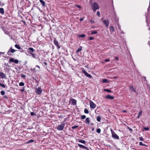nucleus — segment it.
<instances>
[{
	"label": "nucleus",
	"instance_id": "603ef678",
	"mask_svg": "<svg viewBox=\"0 0 150 150\" xmlns=\"http://www.w3.org/2000/svg\"><path fill=\"white\" fill-rule=\"evenodd\" d=\"M94 39V38L93 37H90L89 38V39L90 40H93Z\"/></svg>",
	"mask_w": 150,
	"mask_h": 150
},
{
	"label": "nucleus",
	"instance_id": "680f3d73",
	"mask_svg": "<svg viewBox=\"0 0 150 150\" xmlns=\"http://www.w3.org/2000/svg\"><path fill=\"white\" fill-rule=\"evenodd\" d=\"M85 149H86V150H89L88 148L87 147H86Z\"/></svg>",
	"mask_w": 150,
	"mask_h": 150
},
{
	"label": "nucleus",
	"instance_id": "a878e982",
	"mask_svg": "<svg viewBox=\"0 0 150 150\" xmlns=\"http://www.w3.org/2000/svg\"><path fill=\"white\" fill-rule=\"evenodd\" d=\"M15 47L18 49L20 50L21 49V47L18 44H16L15 45Z\"/></svg>",
	"mask_w": 150,
	"mask_h": 150
},
{
	"label": "nucleus",
	"instance_id": "09e8293b",
	"mask_svg": "<svg viewBox=\"0 0 150 150\" xmlns=\"http://www.w3.org/2000/svg\"><path fill=\"white\" fill-rule=\"evenodd\" d=\"M110 61V59H105L104 60L106 62H109Z\"/></svg>",
	"mask_w": 150,
	"mask_h": 150
},
{
	"label": "nucleus",
	"instance_id": "39448f33",
	"mask_svg": "<svg viewBox=\"0 0 150 150\" xmlns=\"http://www.w3.org/2000/svg\"><path fill=\"white\" fill-rule=\"evenodd\" d=\"M82 71L83 73L88 77L91 78H92L91 76L88 74L87 72L84 70L83 69H83L82 70Z\"/></svg>",
	"mask_w": 150,
	"mask_h": 150
},
{
	"label": "nucleus",
	"instance_id": "37998d69",
	"mask_svg": "<svg viewBox=\"0 0 150 150\" xmlns=\"http://www.w3.org/2000/svg\"><path fill=\"white\" fill-rule=\"evenodd\" d=\"M144 129L145 131H148L149 130V128L148 127H144Z\"/></svg>",
	"mask_w": 150,
	"mask_h": 150
},
{
	"label": "nucleus",
	"instance_id": "ea45409f",
	"mask_svg": "<svg viewBox=\"0 0 150 150\" xmlns=\"http://www.w3.org/2000/svg\"><path fill=\"white\" fill-rule=\"evenodd\" d=\"M117 25H118V29L120 30V31H121L122 30L121 28V27H120V25L119 24V23L118 24H117Z\"/></svg>",
	"mask_w": 150,
	"mask_h": 150
},
{
	"label": "nucleus",
	"instance_id": "3c124183",
	"mask_svg": "<svg viewBox=\"0 0 150 150\" xmlns=\"http://www.w3.org/2000/svg\"><path fill=\"white\" fill-rule=\"evenodd\" d=\"M97 15L98 16V17L100 16V13L99 11H98L97 12Z\"/></svg>",
	"mask_w": 150,
	"mask_h": 150
},
{
	"label": "nucleus",
	"instance_id": "8fccbe9b",
	"mask_svg": "<svg viewBox=\"0 0 150 150\" xmlns=\"http://www.w3.org/2000/svg\"><path fill=\"white\" fill-rule=\"evenodd\" d=\"M139 139L141 141H144V139L143 138H142V137H139Z\"/></svg>",
	"mask_w": 150,
	"mask_h": 150
},
{
	"label": "nucleus",
	"instance_id": "bb28decb",
	"mask_svg": "<svg viewBox=\"0 0 150 150\" xmlns=\"http://www.w3.org/2000/svg\"><path fill=\"white\" fill-rule=\"evenodd\" d=\"M142 111H140L139 113H138V115L137 117V118H139L140 116H141L142 115Z\"/></svg>",
	"mask_w": 150,
	"mask_h": 150
},
{
	"label": "nucleus",
	"instance_id": "412c9836",
	"mask_svg": "<svg viewBox=\"0 0 150 150\" xmlns=\"http://www.w3.org/2000/svg\"><path fill=\"white\" fill-rule=\"evenodd\" d=\"M28 50H30V52L32 53L34 51V49L32 47H30L28 48Z\"/></svg>",
	"mask_w": 150,
	"mask_h": 150
},
{
	"label": "nucleus",
	"instance_id": "58836bf2",
	"mask_svg": "<svg viewBox=\"0 0 150 150\" xmlns=\"http://www.w3.org/2000/svg\"><path fill=\"white\" fill-rule=\"evenodd\" d=\"M1 93L2 95L3 96V95H5V92L3 91H1Z\"/></svg>",
	"mask_w": 150,
	"mask_h": 150
},
{
	"label": "nucleus",
	"instance_id": "a18cd8bd",
	"mask_svg": "<svg viewBox=\"0 0 150 150\" xmlns=\"http://www.w3.org/2000/svg\"><path fill=\"white\" fill-rule=\"evenodd\" d=\"M21 77L22 78H25L26 77V76L24 74H21Z\"/></svg>",
	"mask_w": 150,
	"mask_h": 150
},
{
	"label": "nucleus",
	"instance_id": "cd10ccee",
	"mask_svg": "<svg viewBox=\"0 0 150 150\" xmlns=\"http://www.w3.org/2000/svg\"><path fill=\"white\" fill-rule=\"evenodd\" d=\"M101 119V118L99 116H98V117H97V120L98 122H100V121Z\"/></svg>",
	"mask_w": 150,
	"mask_h": 150
},
{
	"label": "nucleus",
	"instance_id": "f257e3e1",
	"mask_svg": "<svg viewBox=\"0 0 150 150\" xmlns=\"http://www.w3.org/2000/svg\"><path fill=\"white\" fill-rule=\"evenodd\" d=\"M65 125V123L62 122L60 124L58 125L57 129L59 131L62 130L64 128Z\"/></svg>",
	"mask_w": 150,
	"mask_h": 150
},
{
	"label": "nucleus",
	"instance_id": "7ed1b4c3",
	"mask_svg": "<svg viewBox=\"0 0 150 150\" xmlns=\"http://www.w3.org/2000/svg\"><path fill=\"white\" fill-rule=\"evenodd\" d=\"M92 8L94 12H95L96 10L98 9V6L96 3L95 2L93 3L92 5Z\"/></svg>",
	"mask_w": 150,
	"mask_h": 150
},
{
	"label": "nucleus",
	"instance_id": "79ce46f5",
	"mask_svg": "<svg viewBox=\"0 0 150 150\" xmlns=\"http://www.w3.org/2000/svg\"><path fill=\"white\" fill-rule=\"evenodd\" d=\"M30 115L33 116V115H36V114L34 112H31L30 113Z\"/></svg>",
	"mask_w": 150,
	"mask_h": 150
},
{
	"label": "nucleus",
	"instance_id": "dca6fc26",
	"mask_svg": "<svg viewBox=\"0 0 150 150\" xmlns=\"http://www.w3.org/2000/svg\"><path fill=\"white\" fill-rule=\"evenodd\" d=\"M4 68V70H5V72L8 73L10 71V68L9 67H6Z\"/></svg>",
	"mask_w": 150,
	"mask_h": 150
},
{
	"label": "nucleus",
	"instance_id": "423d86ee",
	"mask_svg": "<svg viewBox=\"0 0 150 150\" xmlns=\"http://www.w3.org/2000/svg\"><path fill=\"white\" fill-rule=\"evenodd\" d=\"M89 104L90 105V107L91 108L94 109L96 107V104H95L93 101H91L90 102Z\"/></svg>",
	"mask_w": 150,
	"mask_h": 150
},
{
	"label": "nucleus",
	"instance_id": "6e6d98bb",
	"mask_svg": "<svg viewBox=\"0 0 150 150\" xmlns=\"http://www.w3.org/2000/svg\"><path fill=\"white\" fill-rule=\"evenodd\" d=\"M4 65L5 66H8V67H10V66L8 65V64H6V63H4Z\"/></svg>",
	"mask_w": 150,
	"mask_h": 150
},
{
	"label": "nucleus",
	"instance_id": "20e7f679",
	"mask_svg": "<svg viewBox=\"0 0 150 150\" xmlns=\"http://www.w3.org/2000/svg\"><path fill=\"white\" fill-rule=\"evenodd\" d=\"M35 92L38 94L40 95L42 93V89L40 87H39L35 88Z\"/></svg>",
	"mask_w": 150,
	"mask_h": 150
},
{
	"label": "nucleus",
	"instance_id": "4be33fe9",
	"mask_svg": "<svg viewBox=\"0 0 150 150\" xmlns=\"http://www.w3.org/2000/svg\"><path fill=\"white\" fill-rule=\"evenodd\" d=\"M33 79L35 81L36 83H38V82L39 81V79L38 78V77H35V78H33Z\"/></svg>",
	"mask_w": 150,
	"mask_h": 150
},
{
	"label": "nucleus",
	"instance_id": "e433bc0d",
	"mask_svg": "<svg viewBox=\"0 0 150 150\" xmlns=\"http://www.w3.org/2000/svg\"><path fill=\"white\" fill-rule=\"evenodd\" d=\"M97 33V32L96 31L94 30L92 32L91 34V35H93V34H95Z\"/></svg>",
	"mask_w": 150,
	"mask_h": 150
},
{
	"label": "nucleus",
	"instance_id": "6ab92c4d",
	"mask_svg": "<svg viewBox=\"0 0 150 150\" xmlns=\"http://www.w3.org/2000/svg\"><path fill=\"white\" fill-rule=\"evenodd\" d=\"M4 9L2 8H0V13L2 15H3L4 14Z\"/></svg>",
	"mask_w": 150,
	"mask_h": 150
},
{
	"label": "nucleus",
	"instance_id": "b1692460",
	"mask_svg": "<svg viewBox=\"0 0 150 150\" xmlns=\"http://www.w3.org/2000/svg\"><path fill=\"white\" fill-rule=\"evenodd\" d=\"M78 145L81 148H83L85 149L86 147V146L79 144H78Z\"/></svg>",
	"mask_w": 150,
	"mask_h": 150
},
{
	"label": "nucleus",
	"instance_id": "052dcab7",
	"mask_svg": "<svg viewBox=\"0 0 150 150\" xmlns=\"http://www.w3.org/2000/svg\"><path fill=\"white\" fill-rule=\"evenodd\" d=\"M122 112H124L126 113L127 112V111L125 110H122Z\"/></svg>",
	"mask_w": 150,
	"mask_h": 150
},
{
	"label": "nucleus",
	"instance_id": "0e129e2a",
	"mask_svg": "<svg viewBox=\"0 0 150 150\" xmlns=\"http://www.w3.org/2000/svg\"><path fill=\"white\" fill-rule=\"evenodd\" d=\"M44 64H45V65L46 66L47 65V63L46 62H44Z\"/></svg>",
	"mask_w": 150,
	"mask_h": 150
},
{
	"label": "nucleus",
	"instance_id": "5701e85b",
	"mask_svg": "<svg viewBox=\"0 0 150 150\" xmlns=\"http://www.w3.org/2000/svg\"><path fill=\"white\" fill-rule=\"evenodd\" d=\"M78 141L80 143H81L83 144H85L86 143V142L84 140H79Z\"/></svg>",
	"mask_w": 150,
	"mask_h": 150
},
{
	"label": "nucleus",
	"instance_id": "473e14b6",
	"mask_svg": "<svg viewBox=\"0 0 150 150\" xmlns=\"http://www.w3.org/2000/svg\"><path fill=\"white\" fill-rule=\"evenodd\" d=\"M19 85L20 86H23L24 85V83L23 82H21L19 83Z\"/></svg>",
	"mask_w": 150,
	"mask_h": 150
},
{
	"label": "nucleus",
	"instance_id": "aec40b11",
	"mask_svg": "<svg viewBox=\"0 0 150 150\" xmlns=\"http://www.w3.org/2000/svg\"><path fill=\"white\" fill-rule=\"evenodd\" d=\"M39 1L42 4V5L43 6H45V2L42 0H39Z\"/></svg>",
	"mask_w": 150,
	"mask_h": 150
},
{
	"label": "nucleus",
	"instance_id": "2eb2a0df",
	"mask_svg": "<svg viewBox=\"0 0 150 150\" xmlns=\"http://www.w3.org/2000/svg\"><path fill=\"white\" fill-rule=\"evenodd\" d=\"M71 104L74 105H76V100L74 99H72L71 100Z\"/></svg>",
	"mask_w": 150,
	"mask_h": 150
},
{
	"label": "nucleus",
	"instance_id": "393cba45",
	"mask_svg": "<svg viewBox=\"0 0 150 150\" xmlns=\"http://www.w3.org/2000/svg\"><path fill=\"white\" fill-rule=\"evenodd\" d=\"M110 29L111 32H113L114 31V28L112 26L110 27Z\"/></svg>",
	"mask_w": 150,
	"mask_h": 150
},
{
	"label": "nucleus",
	"instance_id": "a19ab883",
	"mask_svg": "<svg viewBox=\"0 0 150 150\" xmlns=\"http://www.w3.org/2000/svg\"><path fill=\"white\" fill-rule=\"evenodd\" d=\"M101 130L100 128H98L97 129L96 132L98 133H100V132Z\"/></svg>",
	"mask_w": 150,
	"mask_h": 150
},
{
	"label": "nucleus",
	"instance_id": "4d7b16f0",
	"mask_svg": "<svg viewBox=\"0 0 150 150\" xmlns=\"http://www.w3.org/2000/svg\"><path fill=\"white\" fill-rule=\"evenodd\" d=\"M115 60H118V58L117 57H115Z\"/></svg>",
	"mask_w": 150,
	"mask_h": 150
},
{
	"label": "nucleus",
	"instance_id": "e2e57ef3",
	"mask_svg": "<svg viewBox=\"0 0 150 150\" xmlns=\"http://www.w3.org/2000/svg\"><path fill=\"white\" fill-rule=\"evenodd\" d=\"M90 22H91V23H94V21L93 20H91V21H90Z\"/></svg>",
	"mask_w": 150,
	"mask_h": 150
},
{
	"label": "nucleus",
	"instance_id": "7c9ffc66",
	"mask_svg": "<svg viewBox=\"0 0 150 150\" xmlns=\"http://www.w3.org/2000/svg\"><path fill=\"white\" fill-rule=\"evenodd\" d=\"M104 91H107L108 92H110H110H112L109 89H104Z\"/></svg>",
	"mask_w": 150,
	"mask_h": 150
},
{
	"label": "nucleus",
	"instance_id": "a211bd4d",
	"mask_svg": "<svg viewBox=\"0 0 150 150\" xmlns=\"http://www.w3.org/2000/svg\"><path fill=\"white\" fill-rule=\"evenodd\" d=\"M86 123H87L89 125L90 123V119L89 117H87L86 118L85 122Z\"/></svg>",
	"mask_w": 150,
	"mask_h": 150
},
{
	"label": "nucleus",
	"instance_id": "ddd939ff",
	"mask_svg": "<svg viewBox=\"0 0 150 150\" xmlns=\"http://www.w3.org/2000/svg\"><path fill=\"white\" fill-rule=\"evenodd\" d=\"M129 87L130 91H132L136 93H137V91L135 89V88H134L133 86H130Z\"/></svg>",
	"mask_w": 150,
	"mask_h": 150
},
{
	"label": "nucleus",
	"instance_id": "6e6552de",
	"mask_svg": "<svg viewBox=\"0 0 150 150\" xmlns=\"http://www.w3.org/2000/svg\"><path fill=\"white\" fill-rule=\"evenodd\" d=\"M19 61L18 60L16 59H14L13 58H11L10 59L9 62H13L16 64H18V63Z\"/></svg>",
	"mask_w": 150,
	"mask_h": 150
},
{
	"label": "nucleus",
	"instance_id": "4c0bfd02",
	"mask_svg": "<svg viewBox=\"0 0 150 150\" xmlns=\"http://www.w3.org/2000/svg\"><path fill=\"white\" fill-rule=\"evenodd\" d=\"M139 145H140L143 146H147L145 144H143L142 143V142H139Z\"/></svg>",
	"mask_w": 150,
	"mask_h": 150
},
{
	"label": "nucleus",
	"instance_id": "c85d7f7f",
	"mask_svg": "<svg viewBox=\"0 0 150 150\" xmlns=\"http://www.w3.org/2000/svg\"><path fill=\"white\" fill-rule=\"evenodd\" d=\"M82 50V47H79L76 51V53H78Z\"/></svg>",
	"mask_w": 150,
	"mask_h": 150
},
{
	"label": "nucleus",
	"instance_id": "4468645a",
	"mask_svg": "<svg viewBox=\"0 0 150 150\" xmlns=\"http://www.w3.org/2000/svg\"><path fill=\"white\" fill-rule=\"evenodd\" d=\"M105 98H106L109 99H111L112 100L114 98L113 96H110L109 95H108L105 96Z\"/></svg>",
	"mask_w": 150,
	"mask_h": 150
},
{
	"label": "nucleus",
	"instance_id": "9d476101",
	"mask_svg": "<svg viewBox=\"0 0 150 150\" xmlns=\"http://www.w3.org/2000/svg\"><path fill=\"white\" fill-rule=\"evenodd\" d=\"M54 44L57 46L58 49H59L60 48V47L59 45L58 41L56 40V39L55 38L54 39Z\"/></svg>",
	"mask_w": 150,
	"mask_h": 150
},
{
	"label": "nucleus",
	"instance_id": "864d4df0",
	"mask_svg": "<svg viewBox=\"0 0 150 150\" xmlns=\"http://www.w3.org/2000/svg\"><path fill=\"white\" fill-rule=\"evenodd\" d=\"M127 128H128V129H129V131H132V130H132V129L131 128H129V127H127Z\"/></svg>",
	"mask_w": 150,
	"mask_h": 150
},
{
	"label": "nucleus",
	"instance_id": "c756f323",
	"mask_svg": "<svg viewBox=\"0 0 150 150\" xmlns=\"http://www.w3.org/2000/svg\"><path fill=\"white\" fill-rule=\"evenodd\" d=\"M84 112L86 114H88L89 113V111L87 109L85 108L84 110Z\"/></svg>",
	"mask_w": 150,
	"mask_h": 150
},
{
	"label": "nucleus",
	"instance_id": "72a5a7b5",
	"mask_svg": "<svg viewBox=\"0 0 150 150\" xmlns=\"http://www.w3.org/2000/svg\"><path fill=\"white\" fill-rule=\"evenodd\" d=\"M86 118V116L85 115H82L81 116V118L82 119H83V120L84 119Z\"/></svg>",
	"mask_w": 150,
	"mask_h": 150
},
{
	"label": "nucleus",
	"instance_id": "bf43d9fd",
	"mask_svg": "<svg viewBox=\"0 0 150 150\" xmlns=\"http://www.w3.org/2000/svg\"><path fill=\"white\" fill-rule=\"evenodd\" d=\"M76 6L78 8H81V7L80 5H76Z\"/></svg>",
	"mask_w": 150,
	"mask_h": 150
},
{
	"label": "nucleus",
	"instance_id": "5fc2aeb1",
	"mask_svg": "<svg viewBox=\"0 0 150 150\" xmlns=\"http://www.w3.org/2000/svg\"><path fill=\"white\" fill-rule=\"evenodd\" d=\"M36 66L39 68V70H38V71H40V67L38 65H36Z\"/></svg>",
	"mask_w": 150,
	"mask_h": 150
},
{
	"label": "nucleus",
	"instance_id": "338daca9",
	"mask_svg": "<svg viewBox=\"0 0 150 150\" xmlns=\"http://www.w3.org/2000/svg\"><path fill=\"white\" fill-rule=\"evenodd\" d=\"M22 21L24 23V24H26L25 22V21Z\"/></svg>",
	"mask_w": 150,
	"mask_h": 150
},
{
	"label": "nucleus",
	"instance_id": "f3484780",
	"mask_svg": "<svg viewBox=\"0 0 150 150\" xmlns=\"http://www.w3.org/2000/svg\"><path fill=\"white\" fill-rule=\"evenodd\" d=\"M30 54H31L32 55V57L33 58H35V59H37V55L36 54H33V53H32L31 52H30Z\"/></svg>",
	"mask_w": 150,
	"mask_h": 150
},
{
	"label": "nucleus",
	"instance_id": "c03bdc74",
	"mask_svg": "<svg viewBox=\"0 0 150 150\" xmlns=\"http://www.w3.org/2000/svg\"><path fill=\"white\" fill-rule=\"evenodd\" d=\"M78 127V126H74L72 127V129H75Z\"/></svg>",
	"mask_w": 150,
	"mask_h": 150
},
{
	"label": "nucleus",
	"instance_id": "69168bd1",
	"mask_svg": "<svg viewBox=\"0 0 150 150\" xmlns=\"http://www.w3.org/2000/svg\"><path fill=\"white\" fill-rule=\"evenodd\" d=\"M24 91V88H23V89H22L21 90V91H22V92H23Z\"/></svg>",
	"mask_w": 150,
	"mask_h": 150
},
{
	"label": "nucleus",
	"instance_id": "1a4fd4ad",
	"mask_svg": "<svg viewBox=\"0 0 150 150\" xmlns=\"http://www.w3.org/2000/svg\"><path fill=\"white\" fill-rule=\"evenodd\" d=\"M109 21L108 19L104 20L103 21V23L105 24L106 27H108L109 24Z\"/></svg>",
	"mask_w": 150,
	"mask_h": 150
},
{
	"label": "nucleus",
	"instance_id": "2f4dec72",
	"mask_svg": "<svg viewBox=\"0 0 150 150\" xmlns=\"http://www.w3.org/2000/svg\"><path fill=\"white\" fill-rule=\"evenodd\" d=\"M108 81L106 79H103L102 81L104 83L108 82Z\"/></svg>",
	"mask_w": 150,
	"mask_h": 150
},
{
	"label": "nucleus",
	"instance_id": "0eeeda50",
	"mask_svg": "<svg viewBox=\"0 0 150 150\" xmlns=\"http://www.w3.org/2000/svg\"><path fill=\"white\" fill-rule=\"evenodd\" d=\"M113 19L115 22V23L117 24L118 23L119 19L117 17L116 14H115V15L113 17Z\"/></svg>",
	"mask_w": 150,
	"mask_h": 150
},
{
	"label": "nucleus",
	"instance_id": "f8f14e48",
	"mask_svg": "<svg viewBox=\"0 0 150 150\" xmlns=\"http://www.w3.org/2000/svg\"><path fill=\"white\" fill-rule=\"evenodd\" d=\"M15 51H16V50L14 49H12V47H11L10 48L9 50L7 52V54H8V55H9V52H10L11 53H13L14 52H15Z\"/></svg>",
	"mask_w": 150,
	"mask_h": 150
},
{
	"label": "nucleus",
	"instance_id": "13d9d810",
	"mask_svg": "<svg viewBox=\"0 0 150 150\" xmlns=\"http://www.w3.org/2000/svg\"><path fill=\"white\" fill-rule=\"evenodd\" d=\"M83 19H84V18H81L79 20H80V21H83Z\"/></svg>",
	"mask_w": 150,
	"mask_h": 150
},
{
	"label": "nucleus",
	"instance_id": "f704fd0d",
	"mask_svg": "<svg viewBox=\"0 0 150 150\" xmlns=\"http://www.w3.org/2000/svg\"><path fill=\"white\" fill-rule=\"evenodd\" d=\"M34 142V141L33 139H30L27 142V143H32Z\"/></svg>",
	"mask_w": 150,
	"mask_h": 150
},
{
	"label": "nucleus",
	"instance_id": "49530a36",
	"mask_svg": "<svg viewBox=\"0 0 150 150\" xmlns=\"http://www.w3.org/2000/svg\"><path fill=\"white\" fill-rule=\"evenodd\" d=\"M79 36L81 37L84 38L85 36V34H83L80 35Z\"/></svg>",
	"mask_w": 150,
	"mask_h": 150
},
{
	"label": "nucleus",
	"instance_id": "de8ad7c7",
	"mask_svg": "<svg viewBox=\"0 0 150 150\" xmlns=\"http://www.w3.org/2000/svg\"><path fill=\"white\" fill-rule=\"evenodd\" d=\"M30 70L32 71L33 72H35V68H34L33 69H30Z\"/></svg>",
	"mask_w": 150,
	"mask_h": 150
},
{
	"label": "nucleus",
	"instance_id": "c9c22d12",
	"mask_svg": "<svg viewBox=\"0 0 150 150\" xmlns=\"http://www.w3.org/2000/svg\"><path fill=\"white\" fill-rule=\"evenodd\" d=\"M0 86L4 88H5L6 87V86L4 84L1 83H0Z\"/></svg>",
	"mask_w": 150,
	"mask_h": 150
},
{
	"label": "nucleus",
	"instance_id": "f03ea898",
	"mask_svg": "<svg viewBox=\"0 0 150 150\" xmlns=\"http://www.w3.org/2000/svg\"><path fill=\"white\" fill-rule=\"evenodd\" d=\"M110 130L112 134V137L115 139H119V136L116 134L115 132L112 129H111Z\"/></svg>",
	"mask_w": 150,
	"mask_h": 150
},
{
	"label": "nucleus",
	"instance_id": "9b49d317",
	"mask_svg": "<svg viewBox=\"0 0 150 150\" xmlns=\"http://www.w3.org/2000/svg\"><path fill=\"white\" fill-rule=\"evenodd\" d=\"M0 77L1 79H6V75L3 72H0Z\"/></svg>",
	"mask_w": 150,
	"mask_h": 150
},
{
	"label": "nucleus",
	"instance_id": "774afa93",
	"mask_svg": "<svg viewBox=\"0 0 150 150\" xmlns=\"http://www.w3.org/2000/svg\"><path fill=\"white\" fill-rule=\"evenodd\" d=\"M120 31V32L121 33H124L123 32V31L121 30V31Z\"/></svg>",
	"mask_w": 150,
	"mask_h": 150
}]
</instances>
